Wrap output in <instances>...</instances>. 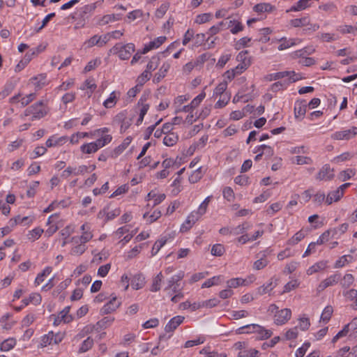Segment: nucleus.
<instances>
[{
	"label": "nucleus",
	"instance_id": "de8ad7c7",
	"mask_svg": "<svg viewBox=\"0 0 357 357\" xmlns=\"http://www.w3.org/2000/svg\"><path fill=\"white\" fill-rule=\"evenodd\" d=\"M225 252V249L222 244H215L211 248V254L213 256L220 257L223 255Z\"/></svg>",
	"mask_w": 357,
	"mask_h": 357
},
{
	"label": "nucleus",
	"instance_id": "a211bd4d",
	"mask_svg": "<svg viewBox=\"0 0 357 357\" xmlns=\"http://www.w3.org/2000/svg\"><path fill=\"white\" fill-rule=\"evenodd\" d=\"M257 329H260V325L258 324H248L238 328L236 330L237 334H250V333H256Z\"/></svg>",
	"mask_w": 357,
	"mask_h": 357
},
{
	"label": "nucleus",
	"instance_id": "20e7f679",
	"mask_svg": "<svg viewBox=\"0 0 357 357\" xmlns=\"http://www.w3.org/2000/svg\"><path fill=\"white\" fill-rule=\"evenodd\" d=\"M63 339V334L60 333L54 334L52 331H50L42 337L40 345L42 347H45L47 345L52 344V343L59 344L62 341Z\"/></svg>",
	"mask_w": 357,
	"mask_h": 357
},
{
	"label": "nucleus",
	"instance_id": "b1692460",
	"mask_svg": "<svg viewBox=\"0 0 357 357\" xmlns=\"http://www.w3.org/2000/svg\"><path fill=\"white\" fill-rule=\"evenodd\" d=\"M231 28L230 31L232 34H237L238 32L242 31L244 29V26L241 22L238 20H230L228 22V25L226 29Z\"/></svg>",
	"mask_w": 357,
	"mask_h": 357
},
{
	"label": "nucleus",
	"instance_id": "4c0bfd02",
	"mask_svg": "<svg viewBox=\"0 0 357 357\" xmlns=\"http://www.w3.org/2000/svg\"><path fill=\"white\" fill-rule=\"evenodd\" d=\"M333 309L332 306L328 305L326 306L324 311L322 312V314L321 315V320L324 323H328V321L331 319V317L333 314Z\"/></svg>",
	"mask_w": 357,
	"mask_h": 357
},
{
	"label": "nucleus",
	"instance_id": "09e8293b",
	"mask_svg": "<svg viewBox=\"0 0 357 357\" xmlns=\"http://www.w3.org/2000/svg\"><path fill=\"white\" fill-rule=\"evenodd\" d=\"M146 100V98L145 96H142L138 101V105H141V109L139 111V114L145 116L149 109V105L144 103Z\"/></svg>",
	"mask_w": 357,
	"mask_h": 357
},
{
	"label": "nucleus",
	"instance_id": "680f3d73",
	"mask_svg": "<svg viewBox=\"0 0 357 357\" xmlns=\"http://www.w3.org/2000/svg\"><path fill=\"white\" fill-rule=\"evenodd\" d=\"M151 78V74L145 70L137 77V82L139 86H142Z\"/></svg>",
	"mask_w": 357,
	"mask_h": 357
},
{
	"label": "nucleus",
	"instance_id": "9d476101",
	"mask_svg": "<svg viewBox=\"0 0 357 357\" xmlns=\"http://www.w3.org/2000/svg\"><path fill=\"white\" fill-rule=\"evenodd\" d=\"M333 169L329 165H324L316 176V179L319 181H329L333 178Z\"/></svg>",
	"mask_w": 357,
	"mask_h": 357
},
{
	"label": "nucleus",
	"instance_id": "a878e982",
	"mask_svg": "<svg viewBox=\"0 0 357 357\" xmlns=\"http://www.w3.org/2000/svg\"><path fill=\"white\" fill-rule=\"evenodd\" d=\"M222 275L214 276L206 280L202 285V288H208L214 285H218L222 282Z\"/></svg>",
	"mask_w": 357,
	"mask_h": 357
},
{
	"label": "nucleus",
	"instance_id": "37998d69",
	"mask_svg": "<svg viewBox=\"0 0 357 357\" xmlns=\"http://www.w3.org/2000/svg\"><path fill=\"white\" fill-rule=\"evenodd\" d=\"M212 19V14L210 13L199 14L196 17L195 22L199 24H202L211 21Z\"/></svg>",
	"mask_w": 357,
	"mask_h": 357
},
{
	"label": "nucleus",
	"instance_id": "c85d7f7f",
	"mask_svg": "<svg viewBox=\"0 0 357 357\" xmlns=\"http://www.w3.org/2000/svg\"><path fill=\"white\" fill-rule=\"evenodd\" d=\"M259 32L260 36L257 39L259 42L266 43L270 40V37L268 36L272 33V29L271 28L266 27L261 29Z\"/></svg>",
	"mask_w": 357,
	"mask_h": 357
},
{
	"label": "nucleus",
	"instance_id": "bb28decb",
	"mask_svg": "<svg viewBox=\"0 0 357 357\" xmlns=\"http://www.w3.org/2000/svg\"><path fill=\"white\" fill-rule=\"evenodd\" d=\"M52 271V268L51 266H47L45 269L40 273L38 274L36 280L35 284L36 286L40 285L45 280V277L48 276Z\"/></svg>",
	"mask_w": 357,
	"mask_h": 357
},
{
	"label": "nucleus",
	"instance_id": "6e6d98bb",
	"mask_svg": "<svg viewBox=\"0 0 357 357\" xmlns=\"http://www.w3.org/2000/svg\"><path fill=\"white\" fill-rule=\"evenodd\" d=\"M166 242H167V239H164V238H161V239L157 241L154 243V245L152 248L151 255L152 256L155 255L159 252L160 248L166 243Z\"/></svg>",
	"mask_w": 357,
	"mask_h": 357
},
{
	"label": "nucleus",
	"instance_id": "6ab92c4d",
	"mask_svg": "<svg viewBox=\"0 0 357 357\" xmlns=\"http://www.w3.org/2000/svg\"><path fill=\"white\" fill-rule=\"evenodd\" d=\"M145 284V278L142 273L134 275L131 280V286L134 289H142Z\"/></svg>",
	"mask_w": 357,
	"mask_h": 357
},
{
	"label": "nucleus",
	"instance_id": "4be33fe9",
	"mask_svg": "<svg viewBox=\"0 0 357 357\" xmlns=\"http://www.w3.org/2000/svg\"><path fill=\"white\" fill-rule=\"evenodd\" d=\"M68 140V137L62 136L60 137H56L55 136H52L50 137L46 142V146L47 147H52L56 145H62L65 144Z\"/></svg>",
	"mask_w": 357,
	"mask_h": 357
},
{
	"label": "nucleus",
	"instance_id": "7ed1b4c3",
	"mask_svg": "<svg viewBox=\"0 0 357 357\" xmlns=\"http://www.w3.org/2000/svg\"><path fill=\"white\" fill-rule=\"evenodd\" d=\"M114 321V317H105L98 321L95 325H93L92 326H86L84 328V331L86 334L90 333L93 331L99 332L100 331L107 328L111 326Z\"/></svg>",
	"mask_w": 357,
	"mask_h": 357
},
{
	"label": "nucleus",
	"instance_id": "3c124183",
	"mask_svg": "<svg viewBox=\"0 0 357 357\" xmlns=\"http://www.w3.org/2000/svg\"><path fill=\"white\" fill-rule=\"evenodd\" d=\"M227 88V82L224 81L220 83L213 91V96H221Z\"/></svg>",
	"mask_w": 357,
	"mask_h": 357
},
{
	"label": "nucleus",
	"instance_id": "e2e57ef3",
	"mask_svg": "<svg viewBox=\"0 0 357 357\" xmlns=\"http://www.w3.org/2000/svg\"><path fill=\"white\" fill-rule=\"evenodd\" d=\"M102 40V36H98V35H95L93 36H92L87 42H86V44H87V46L89 47H93L94 45H98L99 47H100V41Z\"/></svg>",
	"mask_w": 357,
	"mask_h": 357
},
{
	"label": "nucleus",
	"instance_id": "0e129e2a",
	"mask_svg": "<svg viewBox=\"0 0 357 357\" xmlns=\"http://www.w3.org/2000/svg\"><path fill=\"white\" fill-rule=\"evenodd\" d=\"M250 225L248 223L245 222L242 225H238V227L233 229L232 232L234 234H243L246 230L249 229Z\"/></svg>",
	"mask_w": 357,
	"mask_h": 357
},
{
	"label": "nucleus",
	"instance_id": "1a4fd4ad",
	"mask_svg": "<svg viewBox=\"0 0 357 357\" xmlns=\"http://www.w3.org/2000/svg\"><path fill=\"white\" fill-rule=\"evenodd\" d=\"M121 304V302L114 296L100 309V314L102 315L110 314L114 312Z\"/></svg>",
	"mask_w": 357,
	"mask_h": 357
},
{
	"label": "nucleus",
	"instance_id": "c9c22d12",
	"mask_svg": "<svg viewBox=\"0 0 357 357\" xmlns=\"http://www.w3.org/2000/svg\"><path fill=\"white\" fill-rule=\"evenodd\" d=\"M178 139V136L174 133L172 132L164 137L163 143L167 146H172L177 142Z\"/></svg>",
	"mask_w": 357,
	"mask_h": 357
},
{
	"label": "nucleus",
	"instance_id": "412c9836",
	"mask_svg": "<svg viewBox=\"0 0 357 357\" xmlns=\"http://www.w3.org/2000/svg\"><path fill=\"white\" fill-rule=\"evenodd\" d=\"M184 272L180 271L176 275H173L167 281V286L165 288V291L171 289L172 287L179 284V282L184 278Z\"/></svg>",
	"mask_w": 357,
	"mask_h": 357
},
{
	"label": "nucleus",
	"instance_id": "4d7b16f0",
	"mask_svg": "<svg viewBox=\"0 0 357 357\" xmlns=\"http://www.w3.org/2000/svg\"><path fill=\"white\" fill-rule=\"evenodd\" d=\"M202 177V174L201 168H198L189 176V181L190 183H195L198 182Z\"/></svg>",
	"mask_w": 357,
	"mask_h": 357
},
{
	"label": "nucleus",
	"instance_id": "aec40b11",
	"mask_svg": "<svg viewBox=\"0 0 357 357\" xmlns=\"http://www.w3.org/2000/svg\"><path fill=\"white\" fill-rule=\"evenodd\" d=\"M289 23L294 27H303L310 25V19L308 15H305L301 18L291 20Z\"/></svg>",
	"mask_w": 357,
	"mask_h": 357
},
{
	"label": "nucleus",
	"instance_id": "58836bf2",
	"mask_svg": "<svg viewBox=\"0 0 357 357\" xmlns=\"http://www.w3.org/2000/svg\"><path fill=\"white\" fill-rule=\"evenodd\" d=\"M354 282V277L352 274H346L340 281V285L342 288H349Z\"/></svg>",
	"mask_w": 357,
	"mask_h": 357
},
{
	"label": "nucleus",
	"instance_id": "72a5a7b5",
	"mask_svg": "<svg viewBox=\"0 0 357 357\" xmlns=\"http://www.w3.org/2000/svg\"><path fill=\"white\" fill-rule=\"evenodd\" d=\"M70 310V306L64 307V309L60 312L59 319H61V321H63L64 323L70 322L73 320V317L68 314Z\"/></svg>",
	"mask_w": 357,
	"mask_h": 357
},
{
	"label": "nucleus",
	"instance_id": "5fc2aeb1",
	"mask_svg": "<svg viewBox=\"0 0 357 357\" xmlns=\"http://www.w3.org/2000/svg\"><path fill=\"white\" fill-rule=\"evenodd\" d=\"M169 3H165L161 4L160 6L155 11V17L158 18H162L167 13V10L169 9Z\"/></svg>",
	"mask_w": 357,
	"mask_h": 357
},
{
	"label": "nucleus",
	"instance_id": "49530a36",
	"mask_svg": "<svg viewBox=\"0 0 357 357\" xmlns=\"http://www.w3.org/2000/svg\"><path fill=\"white\" fill-rule=\"evenodd\" d=\"M352 156H353V155L351 153H350L349 152H344V153L335 157L332 161L336 164H339L342 162H344V161L351 159L352 158Z\"/></svg>",
	"mask_w": 357,
	"mask_h": 357
},
{
	"label": "nucleus",
	"instance_id": "6e6552de",
	"mask_svg": "<svg viewBox=\"0 0 357 357\" xmlns=\"http://www.w3.org/2000/svg\"><path fill=\"white\" fill-rule=\"evenodd\" d=\"M341 279L340 273L333 274L326 279L324 280L318 286L317 290L322 291L328 287L336 284Z\"/></svg>",
	"mask_w": 357,
	"mask_h": 357
},
{
	"label": "nucleus",
	"instance_id": "cd10ccee",
	"mask_svg": "<svg viewBox=\"0 0 357 357\" xmlns=\"http://www.w3.org/2000/svg\"><path fill=\"white\" fill-rule=\"evenodd\" d=\"M163 279V275L161 272H160L153 279L152 285L151 287L150 290L153 292H157L160 290L161 288V282Z\"/></svg>",
	"mask_w": 357,
	"mask_h": 357
},
{
	"label": "nucleus",
	"instance_id": "bf43d9fd",
	"mask_svg": "<svg viewBox=\"0 0 357 357\" xmlns=\"http://www.w3.org/2000/svg\"><path fill=\"white\" fill-rule=\"evenodd\" d=\"M128 144H121L110 152L111 158H116L127 148Z\"/></svg>",
	"mask_w": 357,
	"mask_h": 357
},
{
	"label": "nucleus",
	"instance_id": "f3484780",
	"mask_svg": "<svg viewBox=\"0 0 357 357\" xmlns=\"http://www.w3.org/2000/svg\"><path fill=\"white\" fill-rule=\"evenodd\" d=\"M170 68V65L167 63H165L160 68L158 73H156L153 77V82L154 83H159L165 76Z\"/></svg>",
	"mask_w": 357,
	"mask_h": 357
},
{
	"label": "nucleus",
	"instance_id": "c756f323",
	"mask_svg": "<svg viewBox=\"0 0 357 357\" xmlns=\"http://www.w3.org/2000/svg\"><path fill=\"white\" fill-rule=\"evenodd\" d=\"M294 40H295L294 39H291V38L287 39V38H284V37L278 40V41H279L280 43L278 49L280 51H282V50L289 48L296 44Z\"/></svg>",
	"mask_w": 357,
	"mask_h": 357
},
{
	"label": "nucleus",
	"instance_id": "8fccbe9b",
	"mask_svg": "<svg viewBox=\"0 0 357 357\" xmlns=\"http://www.w3.org/2000/svg\"><path fill=\"white\" fill-rule=\"evenodd\" d=\"M314 51V49L304 48L296 51L294 54L295 57H299L303 59V58L307 57V55L312 54Z\"/></svg>",
	"mask_w": 357,
	"mask_h": 357
},
{
	"label": "nucleus",
	"instance_id": "f257e3e1",
	"mask_svg": "<svg viewBox=\"0 0 357 357\" xmlns=\"http://www.w3.org/2000/svg\"><path fill=\"white\" fill-rule=\"evenodd\" d=\"M48 108L43 101L40 100L27 107L24 111V116H31V120L40 119L47 115Z\"/></svg>",
	"mask_w": 357,
	"mask_h": 357
},
{
	"label": "nucleus",
	"instance_id": "338daca9",
	"mask_svg": "<svg viewBox=\"0 0 357 357\" xmlns=\"http://www.w3.org/2000/svg\"><path fill=\"white\" fill-rule=\"evenodd\" d=\"M356 174V171L352 169H347V170L340 172V177L342 181H347Z\"/></svg>",
	"mask_w": 357,
	"mask_h": 357
},
{
	"label": "nucleus",
	"instance_id": "864d4df0",
	"mask_svg": "<svg viewBox=\"0 0 357 357\" xmlns=\"http://www.w3.org/2000/svg\"><path fill=\"white\" fill-rule=\"evenodd\" d=\"M305 234L302 231H299L296 233L289 241L288 244L289 245H296L298 242H300L303 238H304Z\"/></svg>",
	"mask_w": 357,
	"mask_h": 357
},
{
	"label": "nucleus",
	"instance_id": "7c9ffc66",
	"mask_svg": "<svg viewBox=\"0 0 357 357\" xmlns=\"http://www.w3.org/2000/svg\"><path fill=\"white\" fill-rule=\"evenodd\" d=\"M81 151L87 154L96 153L99 149L96 142L84 144L81 146Z\"/></svg>",
	"mask_w": 357,
	"mask_h": 357
},
{
	"label": "nucleus",
	"instance_id": "e433bc0d",
	"mask_svg": "<svg viewBox=\"0 0 357 357\" xmlns=\"http://www.w3.org/2000/svg\"><path fill=\"white\" fill-rule=\"evenodd\" d=\"M275 285H273L272 281H269L257 289V292L259 295H263L271 291Z\"/></svg>",
	"mask_w": 357,
	"mask_h": 357
},
{
	"label": "nucleus",
	"instance_id": "dca6fc26",
	"mask_svg": "<svg viewBox=\"0 0 357 357\" xmlns=\"http://www.w3.org/2000/svg\"><path fill=\"white\" fill-rule=\"evenodd\" d=\"M30 81L35 86L36 90H39L47 84V76L46 74L44 73L39 74L32 77Z\"/></svg>",
	"mask_w": 357,
	"mask_h": 357
},
{
	"label": "nucleus",
	"instance_id": "2eb2a0df",
	"mask_svg": "<svg viewBox=\"0 0 357 357\" xmlns=\"http://www.w3.org/2000/svg\"><path fill=\"white\" fill-rule=\"evenodd\" d=\"M248 52L247 50L241 51L237 56V59L238 61H242L243 63H239L236 68H233L234 72L238 75H241L244 70H245L248 68L245 64V54H247Z\"/></svg>",
	"mask_w": 357,
	"mask_h": 357
},
{
	"label": "nucleus",
	"instance_id": "5701e85b",
	"mask_svg": "<svg viewBox=\"0 0 357 357\" xmlns=\"http://www.w3.org/2000/svg\"><path fill=\"white\" fill-rule=\"evenodd\" d=\"M343 192H341V190H335L329 192L326 199V202L327 204L330 205L333 203V202H337L343 197Z\"/></svg>",
	"mask_w": 357,
	"mask_h": 357
},
{
	"label": "nucleus",
	"instance_id": "a19ab883",
	"mask_svg": "<svg viewBox=\"0 0 357 357\" xmlns=\"http://www.w3.org/2000/svg\"><path fill=\"white\" fill-rule=\"evenodd\" d=\"M93 345V340L91 337H89L85 340H84L83 342L82 343V344L79 347V353L86 352V351H89L90 349H91Z\"/></svg>",
	"mask_w": 357,
	"mask_h": 357
},
{
	"label": "nucleus",
	"instance_id": "f704fd0d",
	"mask_svg": "<svg viewBox=\"0 0 357 357\" xmlns=\"http://www.w3.org/2000/svg\"><path fill=\"white\" fill-rule=\"evenodd\" d=\"M159 58L157 56H153L150 61L147 63L145 71L149 74L155 70L159 65Z\"/></svg>",
	"mask_w": 357,
	"mask_h": 357
},
{
	"label": "nucleus",
	"instance_id": "0eeeda50",
	"mask_svg": "<svg viewBox=\"0 0 357 357\" xmlns=\"http://www.w3.org/2000/svg\"><path fill=\"white\" fill-rule=\"evenodd\" d=\"M299 79V76H296V77H294V76H289L288 79L273 83L271 86V91L273 92H277L280 90L287 89L289 84L298 81Z\"/></svg>",
	"mask_w": 357,
	"mask_h": 357
},
{
	"label": "nucleus",
	"instance_id": "774afa93",
	"mask_svg": "<svg viewBox=\"0 0 357 357\" xmlns=\"http://www.w3.org/2000/svg\"><path fill=\"white\" fill-rule=\"evenodd\" d=\"M310 347V342H305L303 345L296 351V357H303L307 349Z\"/></svg>",
	"mask_w": 357,
	"mask_h": 357
},
{
	"label": "nucleus",
	"instance_id": "c03bdc74",
	"mask_svg": "<svg viewBox=\"0 0 357 357\" xmlns=\"http://www.w3.org/2000/svg\"><path fill=\"white\" fill-rule=\"evenodd\" d=\"M112 137L110 135H105L100 137L99 139H98L94 142L97 144V146L100 149V148L105 146L106 144H109L112 141Z\"/></svg>",
	"mask_w": 357,
	"mask_h": 357
},
{
	"label": "nucleus",
	"instance_id": "f8f14e48",
	"mask_svg": "<svg viewBox=\"0 0 357 357\" xmlns=\"http://www.w3.org/2000/svg\"><path fill=\"white\" fill-rule=\"evenodd\" d=\"M185 317L183 316H176L172 318L165 327L167 333L173 332L177 327L183 322Z\"/></svg>",
	"mask_w": 357,
	"mask_h": 357
},
{
	"label": "nucleus",
	"instance_id": "69168bd1",
	"mask_svg": "<svg viewBox=\"0 0 357 357\" xmlns=\"http://www.w3.org/2000/svg\"><path fill=\"white\" fill-rule=\"evenodd\" d=\"M86 249V245L80 242V244H79L72 248L71 252L73 255H80L85 252Z\"/></svg>",
	"mask_w": 357,
	"mask_h": 357
},
{
	"label": "nucleus",
	"instance_id": "4468645a",
	"mask_svg": "<svg viewBox=\"0 0 357 357\" xmlns=\"http://www.w3.org/2000/svg\"><path fill=\"white\" fill-rule=\"evenodd\" d=\"M307 106V103L305 100H298L295 102L294 115L296 119L303 118L305 116Z\"/></svg>",
	"mask_w": 357,
	"mask_h": 357
},
{
	"label": "nucleus",
	"instance_id": "39448f33",
	"mask_svg": "<svg viewBox=\"0 0 357 357\" xmlns=\"http://www.w3.org/2000/svg\"><path fill=\"white\" fill-rule=\"evenodd\" d=\"M357 135V127L351 129L337 131L332 134L331 138L335 140H349Z\"/></svg>",
	"mask_w": 357,
	"mask_h": 357
},
{
	"label": "nucleus",
	"instance_id": "423d86ee",
	"mask_svg": "<svg viewBox=\"0 0 357 357\" xmlns=\"http://www.w3.org/2000/svg\"><path fill=\"white\" fill-rule=\"evenodd\" d=\"M291 316V311L290 309H282L276 312L274 322L277 325H283L290 319Z\"/></svg>",
	"mask_w": 357,
	"mask_h": 357
},
{
	"label": "nucleus",
	"instance_id": "ddd939ff",
	"mask_svg": "<svg viewBox=\"0 0 357 357\" xmlns=\"http://www.w3.org/2000/svg\"><path fill=\"white\" fill-rule=\"evenodd\" d=\"M289 76H294V77H296V76H299V75L296 74L294 71L278 72L267 75L266 79L268 81H273L284 78L288 79Z\"/></svg>",
	"mask_w": 357,
	"mask_h": 357
},
{
	"label": "nucleus",
	"instance_id": "a18cd8bd",
	"mask_svg": "<svg viewBox=\"0 0 357 357\" xmlns=\"http://www.w3.org/2000/svg\"><path fill=\"white\" fill-rule=\"evenodd\" d=\"M259 351L255 349H244L240 351L238 354V357H257Z\"/></svg>",
	"mask_w": 357,
	"mask_h": 357
},
{
	"label": "nucleus",
	"instance_id": "473e14b6",
	"mask_svg": "<svg viewBox=\"0 0 357 357\" xmlns=\"http://www.w3.org/2000/svg\"><path fill=\"white\" fill-rule=\"evenodd\" d=\"M40 301L41 296L39 294H31L28 298H24L22 301L24 306L28 305L30 303L37 305L39 304Z\"/></svg>",
	"mask_w": 357,
	"mask_h": 357
},
{
	"label": "nucleus",
	"instance_id": "13d9d810",
	"mask_svg": "<svg viewBox=\"0 0 357 357\" xmlns=\"http://www.w3.org/2000/svg\"><path fill=\"white\" fill-rule=\"evenodd\" d=\"M43 233V229H40L39 227L35 228L31 231H29V239L34 241L35 240L38 239L41 234Z\"/></svg>",
	"mask_w": 357,
	"mask_h": 357
},
{
	"label": "nucleus",
	"instance_id": "f03ea898",
	"mask_svg": "<svg viewBox=\"0 0 357 357\" xmlns=\"http://www.w3.org/2000/svg\"><path fill=\"white\" fill-rule=\"evenodd\" d=\"M134 52L135 45L133 43H128L124 45L121 43H117L110 50L111 53L118 54L121 60L128 59Z\"/></svg>",
	"mask_w": 357,
	"mask_h": 357
},
{
	"label": "nucleus",
	"instance_id": "393cba45",
	"mask_svg": "<svg viewBox=\"0 0 357 357\" xmlns=\"http://www.w3.org/2000/svg\"><path fill=\"white\" fill-rule=\"evenodd\" d=\"M273 9H274V6L268 3H257L253 8L254 11H255L258 13H264V12L270 13V12L273 11Z\"/></svg>",
	"mask_w": 357,
	"mask_h": 357
},
{
	"label": "nucleus",
	"instance_id": "2f4dec72",
	"mask_svg": "<svg viewBox=\"0 0 357 357\" xmlns=\"http://www.w3.org/2000/svg\"><path fill=\"white\" fill-rule=\"evenodd\" d=\"M16 344V340L14 338L5 340L0 345L1 351H8L12 349Z\"/></svg>",
	"mask_w": 357,
	"mask_h": 357
},
{
	"label": "nucleus",
	"instance_id": "79ce46f5",
	"mask_svg": "<svg viewBox=\"0 0 357 357\" xmlns=\"http://www.w3.org/2000/svg\"><path fill=\"white\" fill-rule=\"evenodd\" d=\"M256 333L258 335L257 338L259 340H266L271 337L273 334L271 331L266 330L261 326H260V329H257Z\"/></svg>",
	"mask_w": 357,
	"mask_h": 357
},
{
	"label": "nucleus",
	"instance_id": "9b49d317",
	"mask_svg": "<svg viewBox=\"0 0 357 357\" xmlns=\"http://www.w3.org/2000/svg\"><path fill=\"white\" fill-rule=\"evenodd\" d=\"M167 38L165 36H159L154 39L153 40L149 42L147 45L144 46L143 50H142V54H146L149 51L158 48L161 45H162L166 40Z\"/></svg>",
	"mask_w": 357,
	"mask_h": 357
},
{
	"label": "nucleus",
	"instance_id": "603ef678",
	"mask_svg": "<svg viewBox=\"0 0 357 357\" xmlns=\"http://www.w3.org/2000/svg\"><path fill=\"white\" fill-rule=\"evenodd\" d=\"M116 96L115 92L113 91L110 93L109 97L104 101V102H103L104 107L106 108L113 107L116 104Z\"/></svg>",
	"mask_w": 357,
	"mask_h": 357
},
{
	"label": "nucleus",
	"instance_id": "052dcab7",
	"mask_svg": "<svg viewBox=\"0 0 357 357\" xmlns=\"http://www.w3.org/2000/svg\"><path fill=\"white\" fill-rule=\"evenodd\" d=\"M244 281H243V278H231L229 280L227 283V286L229 289L231 288H236L239 286H241V284H243Z\"/></svg>",
	"mask_w": 357,
	"mask_h": 357
},
{
	"label": "nucleus",
	"instance_id": "ea45409f",
	"mask_svg": "<svg viewBox=\"0 0 357 357\" xmlns=\"http://www.w3.org/2000/svg\"><path fill=\"white\" fill-rule=\"evenodd\" d=\"M333 232V234L336 232V229H328L325 231L315 242L316 245H321L329 240L331 233Z\"/></svg>",
	"mask_w": 357,
	"mask_h": 357
}]
</instances>
